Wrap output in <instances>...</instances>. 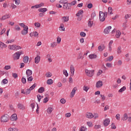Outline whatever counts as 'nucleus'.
<instances>
[{
    "mask_svg": "<svg viewBox=\"0 0 131 131\" xmlns=\"http://www.w3.org/2000/svg\"><path fill=\"white\" fill-rule=\"evenodd\" d=\"M127 20L123 23L122 27H123V29H126V27H127Z\"/></svg>",
    "mask_w": 131,
    "mask_h": 131,
    "instance_id": "nucleus-35",
    "label": "nucleus"
},
{
    "mask_svg": "<svg viewBox=\"0 0 131 131\" xmlns=\"http://www.w3.org/2000/svg\"><path fill=\"white\" fill-rule=\"evenodd\" d=\"M61 21L62 23H65L69 21V16H62L61 17Z\"/></svg>",
    "mask_w": 131,
    "mask_h": 131,
    "instance_id": "nucleus-11",
    "label": "nucleus"
},
{
    "mask_svg": "<svg viewBox=\"0 0 131 131\" xmlns=\"http://www.w3.org/2000/svg\"><path fill=\"white\" fill-rule=\"evenodd\" d=\"M109 124H110V119L109 118H106L103 120V125L108 126Z\"/></svg>",
    "mask_w": 131,
    "mask_h": 131,
    "instance_id": "nucleus-8",
    "label": "nucleus"
},
{
    "mask_svg": "<svg viewBox=\"0 0 131 131\" xmlns=\"http://www.w3.org/2000/svg\"><path fill=\"white\" fill-rule=\"evenodd\" d=\"M10 119L11 121H16L17 119H18V118L17 117V114H13L10 118Z\"/></svg>",
    "mask_w": 131,
    "mask_h": 131,
    "instance_id": "nucleus-14",
    "label": "nucleus"
},
{
    "mask_svg": "<svg viewBox=\"0 0 131 131\" xmlns=\"http://www.w3.org/2000/svg\"><path fill=\"white\" fill-rule=\"evenodd\" d=\"M52 73L51 72H48L46 74L47 77H52Z\"/></svg>",
    "mask_w": 131,
    "mask_h": 131,
    "instance_id": "nucleus-53",
    "label": "nucleus"
},
{
    "mask_svg": "<svg viewBox=\"0 0 131 131\" xmlns=\"http://www.w3.org/2000/svg\"><path fill=\"white\" fill-rule=\"evenodd\" d=\"M108 14L110 15H113V13H112L113 9H112V7H109L108 8Z\"/></svg>",
    "mask_w": 131,
    "mask_h": 131,
    "instance_id": "nucleus-32",
    "label": "nucleus"
},
{
    "mask_svg": "<svg viewBox=\"0 0 131 131\" xmlns=\"http://www.w3.org/2000/svg\"><path fill=\"white\" fill-rule=\"evenodd\" d=\"M4 69H5V70H9V69H11V66H6L4 67Z\"/></svg>",
    "mask_w": 131,
    "mask_h": 131,
    "instance_id": "nucleus-63",
    "label": "nucleus"
},
{
    "mask_svg": "<svg viewBox=\"0 0 131 131\" xmlns=\"http://www.w3.org/2000/svg\"><path fill=\"white\" fill-rule=\"evenodd\" d=\"M105 19L106 17L105 16V14H104V12L103 11L99 12V20L101 22H104L105 21Z\"/></svg>",
    "mask_w": 131,
    "mask_h": 131,
    "instance_id": "nucleus-4",
    "label": "nucleus"
},
{
    "mask_svg": "<svg viewBox=\"0 0 131 131\" xmlns=\"http://www.w3.org/2000/svg\"><path fill=\"white\" fill-rule=\"evenodd\" d=\"M85 116L87 118H89V119H92V118H94V115H93L91 113H86L85 114Z\"/></svg>",
    "mask_w": 131,
    "mask_h": 131,
    "instance_id": "nucleus-17",
    "label": "nucleus"
},
{
    "mask_svg": "<svg viewBox=\"0 0 131 131\" xmlns=\"http://www.w3.org/2000/svg\"><path fill=\"white\" fill-rule=\"evenodd\" d=\"M38 92L40 93V94H42L43 92H45V88L43 87H40L39 89Z\"/></svg>",
    "mask_w": 131,
    "mask_h": 131,
    "instance_id": "nucleus-34",
    "label": "nucleus"
},
{
    "mask_svg": "<svg viewBox=\"0 0 131 131\" xmlns=\"http://www.w3.org/2000/svg\"><path fill=\"white\" fill-rule=\"evenodd\" d=\"M70 68L71 76H73L74 75V72L75 71V69H74V67L73 66V65H71Z\"/></svg>",
    "mask_w": 131,
    "mask_h": 131,
    "instance_id": "nucleus-21",
    "label": "nucleus"
},
{
    "mask_svg": "<svg viewBox=\"0 0 131 131\" xmlns=\"http://www.w3.org/2000/svg\"><path fill=\"white\" fill-rule=\"evenodd\" d=\"M38 101L40 102V100H41L42 98H43V96H41L40 95L38 94L37 95Z\"/></svg>",
    "mask_w": 131,
    "mask_h": 131,
    "instance_id": "nucleus-44",
    "label": "nucleus"
},
{
    "mask_svg": "<svg viewBox=\"0 0 131 131\" xmlns=\"http://www.w3.org/2000/svg\"><path fill=\"white\" fill-rule=\"evenodd\" d=\"M21 33L23 35H26L28 33V27L24 28V30L21 31Z\"/></svg>",
    "mask_w": 131,
    "mask_h": 131,
    "instance_id": "nucleus-16",
    "label": "nucleus"
},
{
    "mask_svg": "<svg viewBox=\"0 0 131 131\" xmlns=\"http://www.w3.org/2000/svg\"><path fill=\"white\" fill-rule=\"evenodd\" d=\"M21 82L24 83V84L26 83V78H24V77L21 78Z\"/></svg>",
    "mask_w": 131,
    "mask_h": 131,
    "instance_id": "nucleus-56",
    "label": "nucleus"
},
{
    "mask_svg": "<svg viewBox=\"0 0 131 131\" xmlns=\"http://www.w3.org/2000/svg\"><path fill=\"white\" fill-rule=\"evenodd\" d=\"M26 74L27 75V77L31 76L32 75V71L29 69L27 70L26 72Z\"/></svg>",
    "mask_w": 131,
    "mask_h": 131,
    "instance_id": "nucleus-19",
    "label": "nucleus"
},
{
    "mask_svg": "<svg viewBox=\"0 0 131 131\" xmlns=\"http://www.w3.org/2000/svg\"><path fill=\"white\" fill-rule=\"evenodd\" d=\"M8 131H18V129L15 127H10L8 128Z\"/></svg>",
    "mask_w": 131,
    "mask_h": 131,
    "instance_id": "nucleus-43",
    "label": "nucleus"
},
{
    "mask_svg": "<svg viewBox=\"0 0 131 131\" xmlns=\"http://www.w3.org/2000/svg\"><path fill=\"white\" fill-rule=\"evenodd\" d=\"M49 101V97H46L43 99V102L47 103Z\"/></svg>",
    "mask_w": 131,
    "mask_h": 131,
    "instance_id": "nucleus-64",
    "label": "nucleus"
},
{
    "mask_svg": "<svg viewBox=\"0 0 131 131\" xmlns=\"http://www.w3.org/2000/svg\"><path fill=\"white\" fill-rule=\"evenodd\" d=\"M53 81L51 79H49L47 81V84H53Z\"/></svg>",
    "mask_w": 131,
    "mask_h": 131,
    "instance_id": "nucleus-38",
    "label": "nucleus"
},
{
    "mask_svg": "<svg viewBox=\"0 0 131 131\" xmlns=\"http://www.w3.org/2000/svg\"><path fill=\"white\" fill-rule=\"evenodd\" d=\"M60 31H65V28L64 27V24H61L59 26Z\"/></svg>",
    "mask_w": 131,
    "mask_h": 131,
    "instance_id": "nucleus-25",
    "label": "nucleus"
},
{
    "mask_svg": "<svg viewBox=\"0 0 131 131\" xmlns=\"http://www.w3.org/2000/svg\"><path fill=\"white\" fill-rule=\"evenodd\" d=\"M34 25L35 27H38V28L40 27V24L39 23H35Z\"/></svg>",
    "mask_w": 131,
    "mask_h": 131,
    "instance_id": "nucleus-58",
    "label": "nucleus"
},
{
    "mask_svg": "<svg viewBox=\"0 0 131 131\" xmlns=\"http://www.w3.org/2000/svg\"><path fill=\"white\" fill-rule=\"evenodd\" d=\"M39 61H40V56L37 55L35 58V63L36 64H38L39 63Z\"/></svg>",
    "mask_w": 131,
    "mask_h": 131,
    "instance_id": "nucleus-22",
    "label": "nucleus"
},
{
    "mask_svg": "<svg viewBox=\"0 0 131 131\" xmlns=\"http://www.w3.org/2000/svg\"><path fill=\"white\" fill-rule=\"evenodd\" d=\"M33 34L35 37H38V32H37V31L34 32Z\"/></svg>",
    "mask_w": 131,
    "mask_h": 131,
    "instance_id": "nucleus-62",
    "label": "nucleus"
},
{
    "mask_svg": "<svg viewBox=\"0 0 131 131\" xmlns=\"http://www.w3.org/2000/svg\"><path fill=\"white\" fill-rule=\"evenodd\" d=\"M102 86H103V81H98L96 82V87L97 88V89H99V88H102Z\"/></svg>",
    "mask_w": 131,
    "mask_h": 131,
    "instance_id": "nucleus-13",
    "label": "nucleus"
},
{
    "mask_svg": "<svg viewBox=\"0 0 131 131\" xmlns=\"http://www.w3.org/2000/svg\"><path fill=\"white\" fill-rule=\"evenodd\" d=\"M94 24V19L93 18H89V20H88V27H92L93 25Z\"/></svg>",
    "mask_w": 131,
    "mask_h": 131,
    "instance_id": "nucleus-9",
    "label": "nucleus"
},
{
    "mask_svg": "<svg viewBox=\"0 0 131 131\" xmlns=\"http://www.w3.org/2000/svg\"><path fill=\"white\" fill-rule=\"evenodd\" d=\"M77 91V88L74 87L71 93V98H73L75 95V92Z\"/></svg>",
    "mask_w": 131,
    "mask_h": 131,
    "instance_id": "nucleus-15",
    "label": "nucleus"
},
{
    "mask_svg": "<svg viewBox=\"0 0 131 131\" xmlns=\"http://www.w3.org/2000/svg\"><path fill=\"white\" fill-rule=\"evenodd\" d=\"M7 47H8L7 45L2 41H0V48H1V49H3V48H7Z\"/></svg>",
    "mask_w": 131,
    "mask_h": 131,
    "instance_id": "nucleus-30",
    "label": "nucleus"
},
{
    "mask_svg": "<svg viewBox=\"0 0 131 131\" xmlns=\"http://www.w3.org/2000/svg\"><path fill=\"white\" fill-rule=\"evenodd\" d=\"M17 107L18 109H20L22 110H24V109H25V106H24V105L21 103H18L17 105Z\"/></svg>",
    "mask_w": 131,
    "mask_h": 131,
    "instance_id": "nucleus-24",
    "label": "nucleus"
},
{
    "mask_svg": "<svg viewBox=\"0 0 131 131\" xmlns=\"http://www.w3.org/2000/svg\"><path fill=\"white\" fill-rule=\"evenodd\" d=\"M114 58V57H113V56H111L108 57V58H107L106 61H109V62H111V61H112V60H113Z\"/></svg>",
    "mask_w": 131,
    "mask_h": 131,
    "instance_id": "nucleus-41",
    "label": "nucleus"
},
{
    "mask_svg": "<svg viewBox=\"0 0 131 131\" xmlns=\"http://www.w3.org/2000/svg\"><path fill=\"white\" fill-rule=\"evenodd\" d=\"M112 28V27L111 26L107 27L104 30V33L105 34H108V33L110 32V30H111Z\"/></svg>",
    "mask_w": 131,
    "mask_h": 131,
    "instance_id": "nucleus-12",
    "label": "nucleus"
},
{
    "mask_svg": "<svg viewBox=\"0 0 131 131\" xmlns=\"http://www.w3.org/2000/svg\"><path fill=\"white\" fill-rule=\"evenodd\" d=\"M23 61L24 63H28V61H29V57L28 56H25L24 58Z\"/></svg>",
    "mask_w": 131,
    "mask_h": 131,
    "instance_id": "nucleus-31",
    "label": "nucleus"
},
{
    "mask_svg": "<svg viewBox=\"0 0 131 131\" xmlns=\"http://www.w3.org/2000/svg\"><path fill=\"white\" fill-rule=\"evenodd\" d=\"M14 41H15L14 39H9L6 42V43H12V42H14Z\"/></svg>",
    "mask_w": 131,
    "mask_h": 131,
    "instance_id": "nucleus-52",
    "label": "nucleus"
},
{
    "mask_svg": "<svg viewBox=\"0 0 131 131\" xmlns=\"http://www.w3.org/2000/svg\"><path fill=\"white\" fill-rule=\"evenodd\" d=\"M83 56H82V53H80L79 54V56L77 57V60H79V59H82V60L83 59Z\"/></svg>",
    "mask_w": 131,
    "mask_h": 131,
    "instance_id": "nucleus-40",
    "label": "nucleus"
},
{
    "mask_svg": "<svg viewBox=\"0 0 131 131\" xmlns=\"http://www.w3.org/2000/svg\"><path fill=\"white\" fill-rule=\"evenodd\" d=\"M56 41V43H60V42H61V37H60L59 36H57Z\"/></svg>",
    "mask_w": 131,
    "mask_h": 131,
    "instance_id": "nucleus-55",
    "label": "nucleus"
},
{
    "mask_svg": "<svg viewBox=\"0 0 131 131\" xmlns=\"http://www.w3.org/2000/svg\"><path fill=\"white\" fill-rule=\"evenodd\" d=\"M105 48H106L105 45H102L101 46H98V49L99 52H103V51H104V50H105Z\"/></svg>",
    "mask_w": 131,
    "mask_h": 131,
    "instance_id": "nucleus-20",
    "label": "nucleus"
},
{
    "mask_svg": "<svg viewBox=\"0 0 131 131\" xmlns=\"http://www.w3.org/2000/svg\"><path fill=\"white\" fill-rule=\"evenodd\" d=\"M86 130V127L82 126L80 128V131H85Z\"/></svg>",
    "mask_w": 131,
    "mask_h": 131,
    "instance_id": "nucleus-48",
    "label": "nucleus"
},
{
    "mask_svg": "<svg viewBox=\"0 0 131 131\" xmlns=\"http://www.w3.org/2000/svg\"><path fill=\"white\" fill-rule=\"evenodd\" d=\"M125 90H126V87L125 86H123L122 88H121L119 90V93H122V92H124V91H125Z\"/></svg>",
    "mask_w": 131,
    "mask_h": 131,
    "instance_id": "nucleus-33",
    "label": "nucleus"
},
{
    "mask_svg": "<svg viewBox=\"0 0 131 131\" xmlns=\"http://www.w3.org/2000/svg\"><path fill=\"white\" fill-rule=\"evenodd\" d=\"M31 92V90L30 89H28L26 90V95H29Z\"/></svg>",
    "mask_w": 131,
    "mask_h": 131,
    "instance_id": "nucleus-54",
    "label": "nucleus"
},
{
    "mask_svg": "<svg viewBox=\"0 0 131 131\" xmlns=\"http://www.w3.org/2000/svg\"><path fill=\"white\" fill-rule=\"evenodd\" d=\"M2 82L3 84H7V83H8V79H4L2 81Z\"/></svg>",
    "mask_w": 131,
    "mask_h": 131,
    "instance_id": "nucleus-60",
    "label": "nucleus"
},
{
    "mask_svg": "<svg viewBox=\"0 0 131 131\" xmlns=\"http://www.w3.org/2000/svg\"><path fill=\"white\" fill-rule=\"evenodd\" d=\"M51 48H55V47H57V42H53L50 44Z\"/></svg>",
    "mask_w": 131,
    "mask_h": 131,
    "instance_id": "nucleus-39",
    "label": "nucleus"
},
{
    "mask_svg": "<svg viewBox=\"0 0 131 131\" xmlns=\"http://www.w3.org/2000/svg\"><path fill=\"white\" fill-rule=\"evenodd\" d=\"M80 35L82 37H85V36H86V34L85 33H84V32H81L80 33Z\"/></svg>",
    "mask_w": 131,
    "mask_h": 131,
    "instance_id": "nucleus-45",
    "label": "nucleus"
},
{
    "mask_svg": "<svg viewBox=\"0 0 131 131\" xmlns=\"http://www.w3.org/2000/svg\"><path fill=\"white\" fill-rule=\"evenodd\" d=\"M53 110H54V109L52 107H49L47 109V113L48 114H51V113L53 112Z\"/></svg>",
    "mask_w": 131,
    "mask_h": 131,
    "instance_id": "nucleus-29",
    "label": "nucleus"
},
{
    "mask_svg": "<svg viewBox=\"0 0 131 131\" xmlns=\"http://www.w3.org/2000/svg\"><path fill=\"white\" fill-rule=\"evenodd\" d=\"M83 91H85V92H87L89 91V90H90V88H89V86H84L83 87Z\"/></svg>",
    "mask_w": 131,
    "mask_h": 131,
    "instance_id": "nucleus-50",
    "label": "nucleus"
},
{
    "mask_svg": "<svg viewBox=\"0 0 131 131\" xmlns=\"http://www.w3.org/2000/svg\"><path fill=\"white\" fill-rule=\"evenodd\" d=\"M27 81L29 82V83H31V81L33 80V77L32 76H30L29 77H27Z\"/></svg>",
    "mask_w": 131,
    "mask_h": 131,
    "instance_id": "nucleus-23",
    "label": "nucleus"
},
{
    "mask_svg": "<svg viewBox=\"0 0 131 131\" xmlns=\"http://www.w3.org/2000/svg\"><path fill=\"white\" fill-rule=\"evenodd\" d=\"M2 122H8L9 121V116L7 114L4 115L1 117Z\"/></svg>",
    "mask_w": 131,
    "mask_h": 131,
    "instance_id": "nucleus-5",
    "label": "nucleus"
},
{
    "mask_svg": "<svg viewBox=\"0 0 131 131\" xmlns=\"http://www.w3.org/2000/svg\"><path fill=\"white\" fill-rule=\"evenodd\" d=\"M86 124L89 127H93V126H94V124H93L92 122H87Z\"/></svg>",
    "mask_w": 131,
    "mask_h": 131,
    "instance_id": "nucleus-37",
    "label": "nucleus"
},
{
    "mask_svg": "<svg viewBox=\"0 0 131 131\" xmlns=\"http://www.w3.org/2000/svg\"><path fill=\"white\" fill-rule=\"evenodd\" d=\"M48 11L47 8H40L38 9L39 12H41V13H46Z\"/></svg>",
    "mask_w": 131,
    "mask_h": 131,
    "instance_id": "nucleus-28",
    "label": "nucleus"
},
{
    "mask_svg": "<svg viewBox=\"0 0 131 131\" xmlns=\"http://www.w3.org/2000/svg\"><path fill=\"white\" fill-rule=\"evenodd\" d=\"M117 54H121L122 51H121V46H119L117 48Z\"/></svg>",
    "mask_w": 131,
    "mask_h": 131,
    "instance_id": "nucleus-36",
    "label": "nucleus"
},
{
    "mask_svg": "<svg viewBox=\"0 0 131 131\" xmlns=\"http://www.w3.org/2000/svg\"><path fill=\"white\" fill-rule=\"evenodd\" d=\"M120 35H121V32L120 31H117L116 33V37H117V38H119V37H120Z\"/></svg>",
    "mask_w": 131,
    "mask_h": 131,
    "instance_id": "nucleus-26",
    "label": "nucleus"
},
{
    "mask_svg": "<svg viewBox=\"0 0 131 131\" xmlns=\"http://www.w3.org/2000/svg\"><path fill=\"white\" fill-rule=\"evenodd\" d=\"M116 118L117 120H120V115L119 114H117L116 115Z\"/></svg>",
    "mask_w": 131,
    "mask_h": 131,
    "instance_id": "nucleus-61",
    "label": "nucleus"
},
{
    "mask_svg": "<svg viewBox=\"0 0 131 131\" xmlns=\"http://www.w3.org/2000/svg\"><path fill=\"white\" fill-rule=\"evenodd\" d=\"M35 86H36V85L34 83L29 89L31 91H32V90H34V89H35Z\"/></svg>",
    "mask_w": 131,
    "mask_h": 131,
    "instance_id": "nucleus-57",
    "label": "nucleus"
},
{
    "mask_svg": "<svg viewBox=\"0 0 131 131\" xmlns=\"http://www.w3.org/2000/svg\"><path fill=\"white\" fill-rule=\"evenodd\" d=\"M83 14V10H80L77 13H76V16L78 17L77 20L78 21H81L82 20V16L79 17L80 15H82Z\"/></svg>",
    "mask_w": 131,
    "mask_h": 131,
    "instance_id": "nucleus-6",
    "label": "nucleus"
},
{
    "mask_svg": "<svg viewBox=\"0 0 131 131\" xmlns=\"http://www.w3.org/2000/svg\"><path fill=\"white\" fill-rule=\"evenodd\" d=\"M90 59H96L97 58V55L95 54H90L89 56Z\"/></svg>",
    "mask_w": 131,
    "mask_h": 131,
    "instance_id": "nucleus-27",
    "label": "nucleus"
},
{
    "mask_svg": "<svg viewBox=\"0 0 131 131\" xmlns=\"http://www.w3.org/2000/svg\"><path fill=\"white\" fill-rule=\"evenodd\" d=\"M19 26H21V27H23L24 29L28 27V26L25 25L24 23H19Z\"/></svg>",
    "mask_w": 131,
    "mask_h": 131,
    "instance_id": "nucleus-42",
    "label": "nucleus"
},
{
    "mask_svg": "<svg viewBox=\"0 0 131 131\" xmlns=\"http://www.w3.org/2000/svg\"><path fill=\"white\" fill-rule=\"evenodd\" d=\"M76 1H73V2L70 3V5L71 7V6H75V5H76Z\"/></svg>",
    "mask_w": 131,
    "mask_h": 131,
    "instance_id": "nucleus-51",
    "label": "nucleus"
},
{
    "mask_svg": "<svg viewBox=\"0 0 131 131\" xmlns=\"http://www.w3.org/2000/svg\"><path fill=\"white\" fill-rule=\"evenodd\" d=\"M100 98H101V101H102V102L106 100V97H105L104 95L100 94Z\"/></svg>",
    "mask_w": 131,
    "mask_h": 131,
    "instance_id": "nucleus-46",
    "label": "nucleus"
},
{
    "mask_svg": "<svg viewBox=\"0 0 131 131\" xmlns=\"http://www.w3.org/2000/svg\"><path fill=\"white\" fill-rule=\"evenodd\" d=\"M63 74H64V75H65V76L66 77H67V76H68V72H67V70H63Z\"/></svg>",
    "mask_w": 131,
    "mask_h": 131,
    "instance_id": "nucleus-49",
    "label": "nucleus"
},
{
    "mask_svg": "<svg viewBox=\"0 0 131 131\" xmlns=\"http://www.w3.org/2000/svg\"><path fill=\"white\" fill-rule=\"evenodd\" d=\"M86 75L89 77H92L95 75V70H89L88 69L85 70Z\"/></svg>",
    "mask_w": 131,
    "mask_h": 131,
    "instance_id": "nucleus-3",
    "label": "nucleus"
},
{
    "mask_svg": "<svg viewBox=\"0 0 131 131\" xmlns=\"http://www.w3.org/2000/svg\"><path fill=\"white\" fill-rule=\"evenodd\" d=\"M127 118H128V116L127 115V114L125 113L122 116L121 120H122L123 121H125L127 120Z\"/></svg>",
    "mask_w": 131,
    "mask_h": 131,
    "instance_id": "nucleus-18",
    "label": "nucleus"
},
{
    "mask_svg": "<svg viewBox=\"0 0 131 131\" xmlns=\"http://www.w3.org/2000/svg\"><path fill=\"white\" fill-rule=\"evenodd\" d=\"M62 8L64 9V10H70V9H71L70 3H68V2H67L63 5Z\"/></svg>",
    "mask_w": 131,
    "mask_h": 131,
    "instance_id": "nucleus-7",
    "label": "nucleus"
},
{
    "mask_svg": "<svg viewBox=\"0 0 131 131\" xmlns=\"http://www.w3.org/2000/svg\"><path fill=\"white\" fill-rule=\"evenodd\" d=\"M23 54H24V51H19L15 53L12 56L13 60H19L20 56L23 55Z\"/></svg>",
    "mask_w": 131,
    "mask_h": 131,
    "instance_id": "nucleus-1",
    "label": "nucleus"
},
{
    "mask_svg": "<svg viewBox=\"0 0 131 131\" xmlns=\"http://www.w3.org/2000/svg\"><path fill=\"white\" fill-rule=\"evenodd\" d=\"M67 2H68L67 0H60V1H59V3H60V4H61L62 5H65V4H66V3H67Z\"/></svg>",
    "mask_w": 131,
    "mask_h": 131,
    "instance_id": "nucleus-47",
    "label": "nucleus"
},
{
    "mask_svg": "<svg viewBox=\"0 0 131 131\" xmlns=\"http://www.w3.org/2000/svg\"><path fill=\"white\" fill-rule=\"evenodd\" d=\"M15 30H16L17 31H20V30H21V28H20V27H19L18 25H16L15 26Z\"/></svg>",
    "mask_w": 131,
    "mask_h": 131,
    "instance_id": "nucleus-59",
    "label": "nucleus"
},
{
    "mask_svg": "<svg viewBox=\"0 0 131 131\" xmlns=\"http://www.w3.org/2000/svg\"><path fill=\"white\" fill-rule=\"evenodd\" d=\"M8 49H9V50H12L13 51H18L19 50H21V49H22V47L19 46H17L16 45H9L8 46Z\"/></svg>",
    "mask_w": 131,
    "mask_h": 131,
    "instance_id": "nucleus-2",
    "label": "nucleus"
},
{
    "mask_svg": "<svg viewBox=\"0 0 131 131\" xmlns=\"http://www.w3.org/2000/svg\"><path fill=\"white\" fill-rule=\"evenodd\" d=\"M11 17V14H6L2 17V18H0V20L1 21H4V20H6V19H9Z\"/></svg>",
    "mask_w": 131,
    "mask_h": 131,
    "instance_id": "nucleus-10",
    "label": "nucleus"
}]
</instances>
